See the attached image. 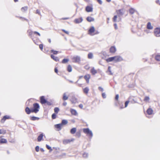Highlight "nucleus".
I'll use <instances>...</instances> for the list:
<instances>
[{
    "instance_id": "9",
    "label": "nucleus",
    "mask_w": 160,
    "mask_h": 160,
    "mask_svg": "<svg viewBox=\"0 0 160 160\" xmlns=\"http://www.w3.org/2000/svg\"><path fill=\"white\" fill-rule=\"evenodd\" d=\"M74 140V139H72L71 140L70 139H65L63 140V142L64 144H66L68 143H70V142L72 141H73Z\"/></svg>"
},
{
    "instance_id": "37",
    "label": "nucleus",
    "mask_w": 160,
    "mask_h": 160,
    "mask_svg": "<svg viewBox=\"0 0 160 160\" xmlns=\"http://www.w3.org/2000/svg\"><path fill=\"white\" fill-rule=\"evenodd\" d=\"M155 58L156 60L160 61V55H157L156 56Z\"/></svg>"
},
{
    "instance_id": "43",
    "label": "nucleus",
    "mask_w": 160,
    "mask_h": 160,
    "mask_svg": "<svg viewBox=\"0 0 160 160\" xmlns=\"http://www.w3.org/2000/svg\"><path fill=\"white\" fill-rule=\"evenodd\" d=\"M117 15H115L113 17V21L114 22H116L117 21H118L117 20Z\"/></svg>"
},
{
    "instance_id": "30",
    "label": "nucleus",
    "mask_w": 160,
    "mask_h": 160,
    "mask_svg": "<svg viewBox=\"0 0 160 160\" xmlns=\"http://www.w3.org/2000/svg\"><path fill=\"white\" fill-rule=\"evenodd\" d=\"M6 133V130L4 129H0V134H4Z\"/></svg>"
},
{
    "instance_id": "24",
    "label": "nucleus",
    "mask_w": 160,
    "mask_h": 160,
    "mask_svg": "<svg viewBox=\"0 0 160 160\" xmlns=\"http://www.w3.org/2000/svg\"><path fill=\"white\" fill-rule=\"evenodd\" d=\"M87 20L89 22H91L92 21H93L94 20V19L93 18L91 17H88L87 18Z\"/></svg>"
},
{
    "instance_id": "44",
    "label": "nucleus",
    "mask_w": 160,
    "mask_h": 160,
    "mask_svg": "<svg viewBox=\"0 0 160 160\" xmlns=\"http://www.w3.org/2000/svg\"><path fill=\"white\" fill-rule=\"evenodd\" d=\"M28 32L29 35H32L33 33H34V32H33L31 30H28Z\"/></svg>"
},
{
    "instance_id": "39",
    "label": "nucleus",
    "mask_w": 160,
    "mask_h": 160,
    "mask_svg": "<svg viewBox=\"0 0 160 160\" xmlns=\"http://www.w3.org/2000/svg\"><path fill=\"white\" fill-rule=\"evenodd\" d=\"M51 52L53 53L54 54H57L58 52V51L52 50H51Z\"/></svg>"
},
{
    "instance_id": "35",
    "label": "nucleus",
    "mask_w": 160,
    "mask_h": 160,
    "mask_svg": "<svg viewBox=\"0 0 160 160\" xmlns=\"http://www.w3.org/2000/svg\"><path fill=\"white\" fill-rule=\"evenodd\" d=\"M39 118L33 116L31 117V119L33 121H35L37 120H38Z\"/></svg>"
},
{
    "instance_id": "5",
    "label": "nucleus",
    "mask_w": 160,
    "mask_h": 160,
    "mask_svg": "<svg viewBox=\"0 0 160 160\" xmlns=\"http://www.w3.org/2000/svg\"><path fill=\"white\" fill-rule=\"evenodd\" d=\"M72 62H79L80 61V58L78 56H74L72 58Z\"/></svg>"
},
{
    "instance_id": "15",
    "label": "nucleus",
    "mask_w": 160,
    "mask_h": 160,
    "mask_svg": "<svg viewBox=\"0 0 160 160\" xmlns=\"http://www.w3.org/2000/svg\"><path fill=\"white\" fill-rule=\"evenodd\" d=\"M147 112L148 115H151L153 113V110L151 108H149L147 110Z\"/></svg>"
},
{
    "instance_id": "61",
    "label": "nucleus",
    "mask_w": 160,
    "mask_h": 160,
    "mask_svg": "<svg viewBox=\"0 0 160 160\" xmlns=\"http://www.w3.org/2000/svg\"><path fill=\"white\" fill-rule=\"evenodd\" d=\"M36 13L38 14H40V11L38 10H36Z\"/></svg>"
},
{
    "instance_id": "57",
    "label": "nucleus",
    "mask_w": 160,
    "mask_h": 160,
    "mask_svg": "<svg viewBox=\"0 0 160 160\" xmlns=\"http://www.w3.org/2000/svg\"><path fill=\"white\" fill-rule=\"evenodd\" d=\"M34 33L36 34H38V36H40V34L39 32H36V31L34 32Z\"/></svg>"
},
{
    "instance_id": "56",
    "label": "nucleus",
    "mask_w": 160,
    "mask_h": 160,
    "mask_svg": "<svg viewBox=\"0 0 160 160\" xmlns=\"http://www.w3.org/2000/svg\"><path fill=\"white\" fill-rule=\"evenodd\" d=\"M85 68L86 69H89V66L88 65H86L85 66Z\"/></svg>"
},
{
    "instance_id": "29",
    "label": "nucleus",
    "mask_w": 160,
    "mask_h": 160,
    "mask_svg": "<svg viewBox=\"0 0 160 160\" xmlns=\"http://www.w3.org/2000/svg\"><path fill=\"white\" fill-rule=\"evenodd\" d=\"M68 98V97L66 96V93H64L63 94L62 99L64 100H66Z\"/></svg>"
},
{
    "instance_id": "26",
    "label": "nucleus",
    "mask_w": 160,
    "mask_h": 160,
    "mask_svg": "<svg viewBox=\"0 0 160 160\" xmlns=\"http://www.w3.org/2000/svg\"><path fill=\"white\" fill-rule=\"evenodd\" d=\"M25 111L27 114H29L31 112V109H30L28 107H27L25 109Z\"/></svg>"
},
{
    "instance_id": "38",
    "label": "nucleus",
    "mask_w": 160,
    "mask_h": 160,
    "mask_svg": "<svg viewBox=\"0 0 160 160\" xmlns=\"http://www.w3.org/2000/svg\"><path fill=\"white\" fill-rule=\"evenodd\" d=\"M69 61V59H63L62 61V63H66L67 62Z\"/></svg>"
},
{
    "instance_id": "16",
    "label": "nucleus",
    "mask_w": 160,
    "mask_h": 160,
    "mask_svg": "<svg viewBox=\"0 0 160 160\" xmlns=\"http://www.w3.org/2000/svg\"><path fill=\"white\" fill-rule=\"evenodd\" d=\"M70 101L72 103H75L77 102V98L74 96L72 97Z\"/></svg>"
},
{
    "instance_id": "49",
    "label": "nucleus",
    "mask_w": 160,
    "mask_h": 160,
    "mask_svg": "<svg viewBox=\"0 0 160 160\" xmlns=\"http://www.w3.org/2000/svg\"><path fill=\"white\" fill-rule=\"evenodd\" d=\"M46 147L47 148L48 150L51 149V147L47 144L46 145Z\"/></svg>"
},
{
    "instance_id": "6",
    "label": "nucleus",
    "mask_w": 160,
    "mask_h": 160,
    "mask_svg": "<svg viewBox=\"0 0 160 160\" xmlns=\"http://www.w3.org/2000/svg\"><path fill=\"white\" fill-rule=\"evenodd\" d=\"M118 14L119 16H122L123 14L125 12V10L124 9H119L116 11Z\"/></svg>"
},
{
    "instance_id": "31",
    "label": "nucleus",
    "mask_w": 160,
    "mask_h": 160,
    "mask_svg": "<svg viewBox=\"0 0 160 160\" xmlns=\"http://www.w3.org/2000/svg\"><path fill=\"white\" fill-rule=\"evenodd\" d=\"M107 72H109V74L111 75H113V73L112 72L111 70V67L110 66H108V70L107 71Z\"/></svg>"
},
{
    "instance_id": "33",
    "label": "nucleus",
    "mask_w": 160,
    "mask_h": 160,
    "mask_svg": "<svg viewBox=\"0 0 160 160\" xmlns=\"http://www.w3.org/2000/svg\"><path fill=\"white\" fill-rule=\"evenodd\" d=\"M150 98L148 96H146L144 99V101L146 102H148Z\"/></svg>"
},
{
    "instance_id": "48",
    "label": "nucleus",
    "mask_w": 160,
    "mask_h": 160,
    "mask_svg": "<svg viewBox=\"0 0 160 160\" xmlns=\"http://www.w3.org/2000/svg\"><path fill=\"white\" fill-rule=\"evenodd\" d=\"M62 31L67 34H69V32L68 31H66L64 29H62Z\"/></svg>"
},
{
    "instance_id": "14",
    "label": "nucleus",
    "mask_w": 160,
    "mask_h": 160,
    "mask_svg": "<svg viewBox=\"0 0 160 160\" xmlns=\"http://www.w3.org/2000/svg\"><path fill=\"white\" fill-rule=\"evenodd\" d=\"M62 126V124H61V123L56 124L54 125L55 127L58 129V131L61 130V127Z\"/></svg>"
},
{
    "instance_id": "52",
    "label": "nucleus",
    "mask_w": 160,
    "mask_h": 160,
    "mask_svg": "<svg viewBox=\"0 0 160 160\" xmlns=\"http://www.w3.org/2000/svg\"><path fill=\"white\" fill-rule=\"evenodd\" d=\"M156 2L157 4L160 5V1L159 0H156Z\"/></svg>"
},
{
    "instance_id": "23",
    "label": "nucleus",
    "mask_w": 160,
    "mask_h": 160,
    "mask_svg": "<svg viewBox=\"0 0 160 160\" xmlns=\"http://www.w3.org/2000/svg\"><path fill=\"white\" fill-rule=\"evenodd\" d=\"M91 72L92 74L93 75H95L97 72V71L94 68H92Z\"/></svg>"
},
{
    "instance_id": "32",
    "label": "nucleus",
    "mask_w": 160,
    "mask_h": 160,
    "mask_svg": "<svg viewBox=\"0 0 160 160\" xmlns=\"http://www.w3.org/2000/svg\"><path fill=\"white\" fill-rule=\"evenodd\" d=\"M67 70L69 72H70L72 71V68L70 65H68V66Z\"/></svg>"
},
{
    "instance_id": "11",
    "label": "nucleus",
    "mask_w": 160,
    "mask_h": 160,
    "mask_svg": "<svg viewBox=\"0 0 160 160\" xmlns=\"http://www.w3.org/2000/svg\"><path fill=\"white\" fill-rule=\"evenodd\" d=\"M147 29L150 30H152L153 29V27L151 23L150 22H148L147 25Z\"/></svg>"
},
{
    "instance_id": "2",
    "label": "nucleus",
    "mask_w": 160,
    "mask_h": 160,
    "mask_svg": "<svg viewBox=\"0 0 160 160\" xmlns=\"http://www.w3.org/2000/svg\"><path fill=\"white\" fill-rule=\"evenodd\" d=\"M83 132L87 134L88 138H91L93 136V133L92 131L90 130L88 128L83 129Z\"/></svg>"
},
{
    "instance_id": "4",
    "label": "nucleus",
    "mask_w": 160,
    "mask_h": 160,
    "mask_svg": "<svg viewBox=\"0 0 160 160\" xmlns=\"http://www.w3.org/2000/svg\"><path fill=\"white\" fill-rule=\"evenodd\" d=\"M154 34L157 37H160V28H157L154 30Z\"/></svg>"
},
{
    "instance_id": "1",
    "label": "nucleus",
    "mask_w": 160,
    "mask_h": 160,
    "mask_svg": "<svg viewBox=\"0 0 160 160\" xmlns=\"http://www.w3.org/2000/svg\"><path fill=\"white\" fill-rule=\"evenodd\" d=\"M123 60V58L121 56L118 55L110 57L106 59V61L108 62L113 61L115 62H117L122 61Z\"/></svg>"
},
{
    "instance_id": "53",
    "label": "nucleus",
    "mask_w": 160,
    "mask_h": 160,
    "mask_svg": "<svg viewBox=\"0 0 160 160\" xmlns=\"http://www.w3.org/2000/svg\"><path fill=\"white\" fill-rule=\"evenodd\" d=\"M43 47L42 44H41L39 45V48L42 50L43 49Z\"/></svg>"
},
{
    "instance_id": "12",
    "label": "nucleus",
    "mask_w": 160,
    "mask_h": 160,
    "mask_svg": "<svg viewBox=\"0 0 160 160\" xmlns=\"http://www.w3.org/2000/svg\"><path fill=\"white\" fill-rule=\"evenodd\" d=\"M83 19L82 18H79L76 19L74 20V22L76 23H79L82 22Z\"/></svg>"
},
{
    "instance_id": "8",
    "label": "nucleus",
    "mask_w": 160,
    "mask_h": 160,
    "mask_svg": "<svg viewBox=\"0 0 160 160\" xmlns=\"http://www.w3.org/2000/svg\"><path fill=\"white\" fill-rule=\"evenodd\" d=\"M70 112L72 115L77 116L78 115V113L77 111L71 108L70 109Z\"/></svg>"
},
{
    "instance_id": "20",
    "label": "nucleus",
    "mask_w": 160,
    "mask_h": 160,
    "mask_svg": "<svg viewBox=\"0 0 160 160\" xmlns=\"http://www.w3.org/2000/svg\"><path fill=\"white\" fill-rule=\"evenodd\" d=\"M7 142V141L6 139L1 138L0 139V143L1 144L6 143Z\"/></svg>"
},
{
    "instance_id": "50",
    "label": "nucleus",
    "mask_w": 160,
    "mask_h": 160,
    "mask_svg": "<svg viewBox=\"0 0 160 160\" xmlns=\"http://www.w3.org/2000/svg\"><path fill=\"white\" fill-rule=\"evenodd\" d=\"M102 97L105 98H106V94L105 93H103L102 94Z\"/></svg>"
},
{
    "instance_id": "13",
    "label": "nucleus",
    "mask_w": 160,
    "mask_h": 160,
    "mask_svg": "<svg viewBox=\"0 0 160 160\" xmlns=\"http://www.w3.org/2000/svg\"><path fill=\"white\" fill-rule=\"evenodd\" d=\"M40 102L42 104H43L47 102V101L45 99L44 97L42 96L40 97Z\"/></svg>"
},
{
    "instance_id": "34",
    "label": "nucleus",
    "mask_w": 160,
    "mask_h": 160,
    "mask_svg": "<svg viewBox=\"0 0 160 160\" xmlns=\"http://www.w3.org/2000/svg\"><path fill=\"white\" fill-rule=\"evenodd\" d=\"M68 122V121L67 120H63L62 121V122L61 124H62V125L66 124H67Z\"/></svg>"
},
{
    "instance_id": "36",
    "label": "nucleus",
    "mask_w": 160,
    "mask_h": 160,
    "mask_svg": "<svg viewBox=\"0 0 160 160\" xmlns=\"http://www.w3.org/2000/svg\"><path fill=\"white\" fill-rule=\"evenodd\" d=\"M93 55L92 53H89L88 55V58L89 59H91L93 58Z\"/></svg>"
},
{
    "instance_id": "62",
    "label": "nucleus",
    "mask_w": 160,
    "mask_h": 160,
    "mask_svg": "<svg viewBox=\"0 0 160 160\" xmlns=\"http://www.w3.org/2000/svg\"><path fill=\"white\" fill-rule=\"evenodd\" d=\"M67 103L66 102H64L63 103V106H65L67 105Z\"/></svg>"
},
{
    "instance_id": "25",
    "label": "nucleus",
    "mask_w": 160,
    "mask_h": 160,
    "mask_svg": "<svg viewBox=\"0 0 160 160\" xmlns=\"http://www.w3.org/2000/svg\"><path fill=\"white\" fill-rule=\"evenodd\" d=\"M89 90V89L88 88V87H86L83 89V91L86 94H87L88 93Z\"/></svg>"
},
{
    "instance_id": "60",
    "label": "nucleus",
    "mask_w": 160,
    "mask_h": 160,
    "mask_svg": "<svg viewBox=\"0 0 160 160\" xmlns=\"http://www.w3.org/2000/svg\"><path fill=\"white\" fill-rule=\"evenodd\" d=\"M79 107L81 108L82 109L83 108V105L82 104H80L79 105Z\"/></svg>"
},
{
    "instance_id": "27",
    "label": "nucleus",
    "mask_w": 160,
    "mask_h": 160,
    "mask_svg": "<svg viewBox=\"0 0 160 160\" xmlns=\"http://www.w3.org/2000/svg\"><path fill=\"white\" fill-rule=\"evenodd\" d=\"M76 131V128H73L70 130V132L72 134H74Z\"/></svg>"
},
{
    "instance_id": "55",
    "label": "nucleus",
    "mask_w": 160,
    "mask_h": 160,
    "mask_svg": "<svg viewBox=\"0 0 160 160\" xmlns=\"http://www.w3.org/2000/svg\"><path fill=\"white\" fill-rule=\"evenodd\" d=\"M97 1L100 4H102V2L101 0H97Z\"/></svg>"
},
{
    "instance_id": "18",
    "label": "nucleus",
    "mask_w": 160,
    "mask_h": 160,
    "mask_svg": "<svg viewBox=\"0 0 160 160\" xmlns=\"http://www.w3.org/2000/svg\"><path fill=\"white\" fill-rule=\"evenodd\" d=\"M44 135L43 133H41L38 136L37 139L38 142H40L42 140L43 137Z\"/></svg>"
},
{
    "instance_id": "47",
    "label": "nucleus",
    "mask_w": 160,
    "mask_h": 160,
    "mask_svg": "<svg viewBox=\"0 0 160 160\" xmlns=\"http://www.w3.org/2000/svg\"><path fill=\"white\" fill-rule=\"evenodd\" d=\"M39 147L38 146H37L35 148V150L36 151L38 152L39 151Z\"/></svg>"
},
{
    "instance_id": "3",
    "label": "nucleus",
    "mask_w": 160,
    "mask_h": 160,
    "mask_svg": "<svg viewBox=\"0 0 160 160\" xmlns=\"http://www.w3.org/2000/svg\"><path fill=\"white\" fill-rule=\"evenodd\" d=\"M33 108H31V112L35 113H37L39 111V106L38 104L34 103L33 105Z\"/></svg>"
},
{
    "instance_id": "22",
    "label": "nucleus",
    "mask_w": 160,
    "mask_h": 160,
    "mask_svg": "<svg viewBox=\"0 0 160 160\" xmlns=\"http://www.w3.org/2000/svg\"><path fill=\"white\" fill-rule=\"evenodd\" d=\"M90 78V76L89 74L85 75L84 76V78L87 81V83H88L89 82V79Z\"/></svg>"
},
{
    "instance_id": "46",
    "label": "nucleus",
    "mask_w": 160,
    "mask_h": 160,
    "mask_svg": "<svg viewBox=\"0 0 160 160\" xmlns=\"http://www.w3.org/2000/svg\"><path fill=\"white\" fill-rule=\"evenodd\" d=\"M52 119H55L56 117V115L55 114L53 113L52 116Z\"/></svg>"
},
{
    "instance_id": "19",
    "label": "nucleus",
    "mask_w": 160,
    "mask_h": 160,
    "mask_svg": "<svg viewBox=\"0 0 160 160\" xmlns=\"http://www.w3.org/2000/svg\"><path fill=\"white\" fill-rule=\"evenodd\" d=\"M93 9L90 6H87L86 8V10L87 12H91L92 11Z\"/></svg>"
},
{
    "instance_id": "21",
    "label": "nucleus",
    "mask_w": 160,
    "mask_h": 160,
    "mask_svg": "<svg viewBox=\"0 0 160 160\" xmlns=\"http://www.w3.org/2000/svg\"><path fill=\"white\" fill-rule=\"evenodd\" d=\"M51 57L52 58L56 61H58L59 60V59L58 57H55L54 56L52 55H51Z\"/></svg>"
},
{
    "instance_id": "7",
    "label": "nucleus",
    "mask_w": 160,
    "mask_h": 160,
    "mask_svg": "<svg viewBox=\"0 0 160 160\" xmlns=\"http://www.w3.org/2000/svg\"><path fill=\"white\" fill-rule=\"evenodd\" d=\"M95 28L94 27L92 26L90 28L88 31V33L91 35H93V34H92L95 31Z\"/></svg>"
},
{
    "instance_id": "59",
    "label": "nucleus",
    "mask_w": 160,
    "mask_h": 160,
    "mask_svg": "<svg viewBox=\"0 0 160 160\" xmlns=\"http://www.w3.org/2000/svg\"><path fill=\"white\" fill-rule=\"evenodd\" d=\"M119 98V95L118 94H117L116 96L115 99L116 100H118Z\"/></svg>"
},
{
    "instance_id": "45",
    "label": "nucleus",
    "mask_w": 160,
    "mask_h": 160,
    "mask_svg": "<svg viewBox=\"0 0 160 160\" xmlns=\"http://www.w3.org/2000/svg\"><path fill=\"white\" fill-rule=\"evenodd\" d=\"M129 101H127L125 102V108L127 107L128 105V104L129 103Z\"/></svg>"
},
{
    "instance_id": "17",
    "label": "nucleus",
    "mask_w": 160,
    "mask_h": 160,
    "mask_svg": "<svg viewBox=\"0 0 160 160\" xmlns=\"http://www.w3.org/2000/svg\"><path fill=\"white\" fill-rule=\"evenodd\" d=\"M10 118V116H4L3 117V118L1 119V122H4L6 120V119H9Z\"/></svg>"
},
{
    "instance_id": "51",
    "label": "nucleus",
    "mask_w": 160,
    "mask_h": 160,
    "mask_svg": "<svg viewBox=\"0 0 160 160\" xmlns=\"http://www.w3.org/2000/svg\"><path fill=\"white\" fill-rule=\"evenodd\" d=\"M114 28L115 29L117 30L118 29V27L116 23H114Z\"/></svg>"
},
{
    "instance_id": "10",
    "label": "nucleus",
    "mask_w": 160,
    "mask_h": 160,
    "mask_svg": "<svg viewBox=\"0 0 160 160\" xmlns=\"http://www.w3.org/2000/svg\"><path fill=\"white\" fill-rule=\"evenodd\" d=\"M116 51V49L114 46H112L110 48V52L111 53H113Z\"/></svg>"
},
{
    "instance_id": "40",
    "label": "nucleus",
    "mask_w": 160,
    "mask_h": 160,
    "mask_svg": "<svg viewBox=\"0 0 160 160\" xmlns=\"http://www.w3.org/2000/svg\"><path fill=\"white\" fill-rule=\"evenodd\" d=\"M82 155L84 158H86L88 156V154L86 152H84Z\"/></svg>"
},
{
    "instance_id": "28",
    "label": "nucleus",
    "mask_w": 160,
    "mask_h": 160,
    "mask_svg": "<svg viewBox=\"0 0 160 160\" xmlns=\"http://www.w3.org/2000/svg\"><path fill=\"white\" fill-rule=\"evenodd\" d=\"M28 9V7L27 6H25L22 7L21 8V10L22 12H25L27 11Z\"/></svg>"
},
{
    "instance_id": "41",
    "label": "nucleus",
    "mask_w": 160,
    "mask_h": 160,
    "mask_svg": "<svg viewBox=\"0 0 160 160\" xmlns=\"http://www.w3.org/2000/svg\"><path fill=\"white\" fill-rule=\"evenodd\" d=\"M59 109L58 108H54V111L55 112L57 113H58V112H59Z\"/></svg>"
},
{
    "instance_id": "64",
    "label": "nucleus",
    "mask_w": 160,
    "mask_h": 160,
    "mask_svg": "<svg viewBox=\"0 0 160 160\" xmlns=\"http://www.w3.org/2000/svg\"><path fill=\"white\" fill-rule=\"evenodd\" d=\"M40 150H41V152H44V149H43V148H40Z\"/></svg>"
},
{
    "instance_id": "42",
    "label": "nucleus",
    "mask_w": 160,
    "mask_h": 160,
    "mask_svg": "<svg viewBox=\"0 0 160 160\" xmlns=\"http://www.w3.org/2000/svg\"><path fill=\"white\" fill-rule=\"evenodd\" d=\"M129 12L131 14H133L134 13V12H135V10L131 8L129 10Z\"/></svg>"
},
{
    "instance_id": "58",
    "label": "nucleus",
    "mask_w": 160,
    "mask_h": 160,
    "mask_svg": "<svg viewBox=\"0 0 160 160\" xmlns=\"http://www.w3.org/2000/svg\"><path fill=\"white\" fill-rule=\"evenodd\" d=\"M34 33L36 34H38V36H40V34L39 32H36V31L34 32Z\"/></svg>"
},
{
    "instance_id": "63",
    "label": "nucleus",
    "mask_w": 160,
    "mask_h": 160,
    "mask_svg": "<svg viewBox=\"0 0 160 160\" xmlns=\"http://www.w3.org/2000/svg\"><path fill=\"white\" fill-rule=\"evenodd\" d=\"M58 72V69L56 68L55 69V72L56 73H57Z\"/></svg>"
},
{
    "instance_id": "54",
    "label": "nucleus",
    "mask_w": 160,
    "mask_h": 160,
    "mask_svg": "<svg viewBox=\"0 0 160 160\" xmlns=\"http://www.w3.org/2000/svg\"><path fill=\"white\" fill-rule=\"evenodd\" d=\"M98 89L100 91H101L102 92L103 91V88H102L101 87H99Z\"/></svg>"
}]
</instances>
